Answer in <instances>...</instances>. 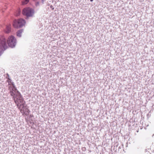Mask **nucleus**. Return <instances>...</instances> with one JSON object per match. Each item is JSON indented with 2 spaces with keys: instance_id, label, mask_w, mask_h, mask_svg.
I'll list each match as a JSON object with an SVG mask.
<instances>
[{
  "instance_id": "obj_1",
  "label": "nucleus",
  "mask_w": 154,
  "mask_h": 154,
  "mask_svg": "<svg viewBox=\"0 0 154 154\" xmlns=\"http://www.w3.org/2000/svg\"><path fill=\"white\" fill-rule=\"evenodd\" d=\"M7 43L10 47L14 48L17 43L16 38L14 36L11 35L7 39L4 36H0V56L8 48Z\"/></svg>"
},
{
  "instance_id": "obj_2",
  "label": "nucleus",
  "mask_w": 154,
  "mask_h": 154,
  "mask_svg": "<svg viewBox=\"0 0 154 154\" xmlns=\"http://www.w3.org/2000/svg\"><path fill=\"white\" fill-rule=\"evenodd\" d=\"M14 95L11 96L13 97V100L16 106H17V104H20V103L23 102L24 100L21 94L18 90L15 92H14Z\"/></svg>"
},
{
  "instance_id": "obj_3",
  "label": "nucleus",
  "mask_w": 154,
  "mask_h": 154,
  "mask_svg": "<svg viewBox=\"0 0 154 154\" xmlns=\"http://www.w3.org/2000/svg\"><path fill=\"white\" fill-rule=\"evenodd\" d=\"M25 20L22 18L14 20L13 23V26L16 28H19L22 27L26 23Z\"/></svg>"
},
{
  "instance_id": "obj_4",
  "label": "nucleus",
  "mask_w": 154,
  "mask_h": 154,
  "mask_svg": "<svg viewBox=\"0 0 154 154\" xmlns=\"http://www.w3.org/2000/svg\"><path fill=\"white\" fill-rule=\"evenodd\" d=\"M34 13V10L29 7H27L23 8L22 11L23 14L27 18L32 17Z\"/></svg>"
},
{
  "instance_id": "obj_5",
  "label": "nucleus",
  "mask_w": 154,
  "mask_h": 154,
  "mask_svg": "<svg viewBox=\"0 0 154 154\" xmlns=\"http://www.w3.org/2000/svg\"><path fill=\"white\" fill-rule=\"evenodd\" d=\"M26 102L24 100L23 102L20 103V104H17V108L18 109H19L20 112L21 113H25V110L24 109H27V108L26 107V106H25Z\"/></svg>"
},
{
  "instance_id": "obj_6",
  "label": "nucleus",
  "mask_w": 154,
  "mask_h": 154,
  "mask_svg": "<svg viewBox=\"0 0 154 154\" xmlns=\"http://www.w3.org/2000/svg\"><path fill=\"white\" fill-rule=\"evenodd\" d=\"M11 86H10L9 87V90L10 91V93L11 96H12L14 95V92L18 91L15 86V85L14 82H11Z\"/></svg>"
},
{
  "instance_id": "obj_7",
  "label": "nucleus",
  "mask_w": 154,
  "mask_h": 154,
  "mask_svg": "<svg viewBox=\"0 0 154 154\" xmlns=\"http://www.w3.org/2000/svg\"><path fill=\"white\" fill-rule=\"evenodd\" d=\"M23 31V29H21L17 31L16 32V35L17 36L19 37H21V34Z\"/></svg>"
},
{
  "instance_id": "obj_8",
  "label": "nucleus",
  "mask_w": 154,
  "mask_h": 154,
  "mask_svg": "<svg viewBox=\"0 0 154 154\" xmlns=\"http://www.w3.org/2000/svg\"><path fill=\"white\" fill-rule=\"evenodd\" d=\"M11 25H6V29L5 32L6 33H9L11 31Z\"/></svg>"
},
{
  "instance_id": "obj_9",
  "label": "nucleus",
  "mask_w": 154,
  "mask_h": 154,
  "mask_svg": "<svg viewBox=\"0 0 154 154\" xmlns=\"http://www.w3.org/2000/svg\"><path fill=\"white\" fill-rule=\"evenodd\" d=\"M21 11L20 9V8L18 9L17 11L15 13V15L16 16H18L20 14Z\"/></svg>"
},
{
  "instance_id": "obj_10",
  "label": "nucleus",
  "mask_w": 154,
  "mask_h": 154,
  "mask_svg": "<svg viewBox=\"0 0 154 154\" xmlns=\"http://www.w3.org/2000/svg\"><path fill=\"white\" fill-rule=\"evenodd\" d=\"M29 0H22V5H24L27 4L29 2Z\"/></svg>"
},
{
  "instance_id": "obj_11",
  "label": "nucleus",
  "mask_w": 154,
  "mask_h": 154,
  "mask_svg": "<svg viewBox=\"0 0 154 154\" xmlns=\"http://www.w3.org/2000/svg\"><path fill=\"white\" fill-rule=\"evenodd\" d=\"M30 112V110L27 108V109H26V110L25 111V113H22L25 114L26 116H27L29 115Z\"/></svg>"
},
{
  "instance_id": "obj_12",
  "label": "nucleus",
  "mask_w": 154,
  "mask_h": 154,
  "mask_svg": "<svg viewBox=\"0 0 154 154\" xmlns=\"http://www.w3.org/2000/svg\"><path fill=\"white\" fill-rule=\"evenodd\" d=\"M8 79V80L7 81V82H8V85H10V83H11L12 82V80L10 78H9L8 79Z\"/></svg>"
},
{
  "instance_id": "obj_13",
  "label": "nucleus",
  "mask_w": 154,
  "mask_h": 154,
  "mask_svg": "<svg viewBox=\"0 0 154 154\" xmlns=\"http://www.w3.org/2000/svg\"><path fill=\"white\" fill-rule=\"evenodd\" d=\"M39 2H36L35 4V6H38L39 5Z\"/></svg>"
},
{
  "instance_id": "obj_14",
  "label": "nucleus",
  "mask_w": 154,
  "mask_h": 154,
  "mask_svg": "<svg viewBox=\"0 0 154 154\" xmlns=\"http://www.w3.org/2000/svg\"><path fill=\"white\" fill-rule=\"evenodd\" d=\"M6 75H7V76L6 77V79H8L9 78H9V74L8 73H7Z\"/></svg>"
},
{
  "instance_id": "obj_15",
  "label": "nucleus",
  "mask_w": 154,
  "mask_h": 154,
  "mask_svg": "<svg viewBox=\"0 0 154 154\" xmlns=\"http://www.w3.org/2000/svg\"><path fill=\"white\" fill-rule=\"evenodd\" d=\"M50 8L52 10H53L54 9V8L53 7V6L51 5L50 6Z\"/></svg>"
},
{
  "instance_id": "obj_16",
  "label": "nucleus",
  "mask_w": 154,
  "mask_h": 154,
  "mask_svg": "<svg viewBox=\"0 0 154 154\" xmlns=\"http://www.w3.org/2000/svg\"><path fill=\"white\" fill-rule=\"evenodd\" d=\"M82 150L83 151H85V150H86V148L85 147H83L82 148Z\"/></svg>"
},
{
  "instance_id": "obj_17",
  "label": "nucleus",
  "mask_w": 154,
  "mask_h": 154,
  "mask_svg": "<svg viewBox=\"0 0 154 154\" xmlns=\"http://www.w3.org/2000/svg\"><path fill=\"white\" fill-rule=\"evenodd\" d=\"M90 1L91 2H92L93 1V0H90Z\"/></svg>"
},
{
  "instance_id": "obj_18",
  "label": "nucleus",
  "mask_w": 154,
  "mask_h": 154,
  "mask_svg": "<svg viewBox=\"0 0 154 154\" xmlns=\"http://www.w3.org/2000/svg\"><path fill=\"white\" fill-rule=\"evenodd\" d=\"M30 116L31 117H32V116L31 115H30Z\"/></svg>"
},
{
  "instance_id": "obj_19",
  "label": "nucleus",
  "mask_w": 154,
  "mask_h": 154,
  "mask_svg": "<svg viewBox=\"0 0 154 154\" xmlns=\"http://www.w3.org/2000/svg\"><path fill=\"white\" fill-rule=\"evenodd\" d=\"M146 150H147V149H145V151H146Z\"/></svg>"
}]
</instances>
